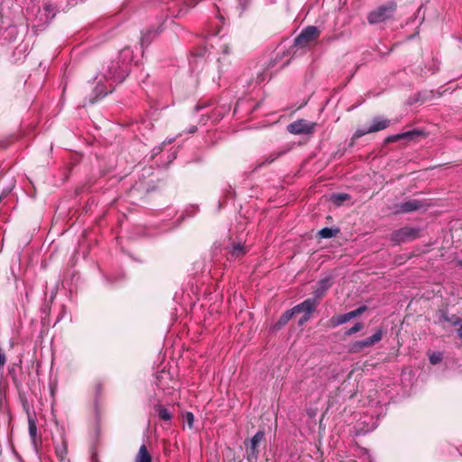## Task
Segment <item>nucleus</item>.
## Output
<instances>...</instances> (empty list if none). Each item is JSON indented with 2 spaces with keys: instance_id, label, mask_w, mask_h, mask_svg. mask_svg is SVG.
I'll list each match as a JSON object with an SVG mask.
<instances>
[{
  "instance_id": "nucleus-16",
  "label": "nucleus",
  "mask_w": 462,
  "mask_h": 462,
  "mask_svg": "<svg viewBox=\"0 0 462 462\" xmlns=\"http://www.w3.org/2000/svg\"><path fill=\"white\" fill-rule=\"evenodd\" d=\"M55 453L60 462H67L68 447L64 439L60 443L55 444Z\"/></svg>"
},
{
  "instance_id": "nucleus-2",
  "label": "nucleus",
  "mask_w": 462,
  "mask_h": 462,
  "mask_svg": "<svg viewBox=\"0 0 462 462\" xmlns=\"http://www.w3.org/2000/svg\"><path fill=\"white\" fill-rule=\"evenodd\" d=\"M397 5L395 2H389L386 5L378 6L367 14V21L370 24L383 23L393 17Z\"/></svg>"
},
{
  "instance_id": "nucleus-28",
  "label": "nucleus",
  "mask_w": 462,
  "mask_h": 462,
  "mask_svg": "<svg viewBox=\"0 0 462 462\" xmlns=\"http://www.w3.org/2000/svg\"><path fill=\"white\" fill-rule=\"evenodd\" d=\"M136 462H144V443L139 448Z\"/></svg>"
},
{
  "instance_id": "nucleus-18",
  "label": "nucleus",
  "mask_w": 462,
  "mask_h": 462,
  "mask_svg": "<svg viewBox=\"0 0 462 462\" xmlns=\"http://www.w3.org/2000/svg\"><path fill=\"white\" fill-rule=\"evenodd\" d=\"M340 232L338 227H324L318 232L320 238H331L337 236Z\"/></svg>"
},
{
  "instance_id": "nucleus-12",
  "label": "nucleus",
  "mask_w": 462,
  "mask_h": 462,
  "mask_svg": "<svg viewBox=\"0 0 462 462\" xmlns=\"http://www.w3.org/2000/svg\"><path fill=\"white\" fill-rule=\"evenodd\" d=\"M151 416L158 417L160 420L170 422L172 418V412L169 407L162 403H156L152 408Z\"/></svg>"
},
{
  "instance_id": "nucleus-37",
  "label": "nucleus",
  "mask_w": 462,
  "mask_h": 462,
  "mask_svg": "<svg viewBox=\"0 0 462 462\" xmlns=\"http://www.w3.org/2000/svg\"><path fill=\"white\" fill-rule=\"evenodd\" d=\"M122 54L125 55V56H127L128 54H130V50L128 49H125L122 51Z\"/></svg>"
},
{
  "instance_id": "nucleus-19",
  "label": "nucleus",
  "mask_w": 462,
  "mask_h": 462,
  "mask_svg": "<svg viewBox=\"0 0 462 462\" xmlns=\"http://www.w3.org/2000/svg\"><path fill=\"white\" fill-rule=\"evenodd\" d=\"M246 248L241 244H234L229 251L232 257L240 258L246 254Z\"/></svg>"
},
{
  "instance_id": "nucleus-24",
  "label": "nucleus",
  "mask_w": 462,
  "mask_h": 462,
  "mask_svg": "<svg viewBox=\"0 0 462 462\" xmlns=\"http://www.w3.org/2000/svg\"><path fill=\"white\" fill-rule=\"evenodd\" d=\"M367 310V307L365 305H362L360 306L359 308L350 311V315H351V318L354 319V318H356L360 315H362L365 311H366Z\"/></svg>"
},
{
  "instance_id": "nucleus-39",
  "label": "nucleus",
  "mask_w": 462,
  "mask_h": 462,
  "mask_svg": "<svg viewBox=\"0 0 462 462\" xmlns=\"http://www.w3.org/2000/svg\"><path fill=\"white\" fill-rule=\"evenodd\" d=\"M458 265L462 267V260L458 262Z\"/></svg>"
},
{
  "instance_id": "nucleus-27",
  "label": "nucleus",
  "mask_w": 462,
  "mask_h": 462,
  "mask_svg": "<svg viewBox=\"0 0 462 462\" xmlns=\"http://www.w3.org/2000/svg\"><path fill=\"white\" fill-rule=\"evenodd\" d=\"M36 432H37L36 425H35L34 421L30 420H29V434H30V436L32 439L35 438Z\"/></svg>"
},
{
  "instance_id": "nucleus-1",
  "label": "nucleus",
  "mask_w": 462,
  "mask_h": 462,
  "mask_svg": "<svg viewBox=\"0 0 462 462\" xmlns=\"http://www.w3.org/2000/svg\"><path fill=\"white\" fill-rule=\"evenodd\" d=\"M127 75V66L120 61L113 60L102 69L97 75V86L95 88L96 97L89 99V103H95L98 98L112 92L115 84L122 82Z\"/></svg>"
},
{
  "instance_id": "nucleus-7",
  "label": "nucleus",
  "mask_w": 462,
  "mask_h": 462,
  "mask_svg": "<svg viewBox=\"0 0 462 462\" xmlns=\"http://www.w3.org/2000/svg\"><path fill=\"white\" fill-rule=\"evenodd\" d=\"M420 231L418 228L403 226L393 232L392 240L397 244L413 241L416 238L420 237Z\"/></svg>"
},
{
  "instance_id": "nucleus-26",
  "label": "nucleus",
  "mask_w": 462,
  "mask_h": 462,
  "mask_svg": "<svg viewBox=\"0 0 462 462\" xmlns=\"http://www.w3.org/2000/svg\"><path fill=\"white\" fill-rule=\"evenodd\" d=\"M184 419H185V421L187 422L188 426L189 429H192L193 427V422H194V415L192 412L190 411H187L185 414H184Z\"/></svg>"
},
{
  "instance_id": "nucleus-13",
  "label": "nucleus",
  "mask_w": 462,
  "mask_h": 462,
  "mask_svg": "<svg viewBox=\"0 0 462 462\" xmlns=\"http://www.w3.org/2000/svg\"><path fill=\"white\" fill-rule=\"evenodd\" d=\"M421 134H422L421 131L411 130V131H408L405 133L390 135V136L386 137L384 142H385V143H393V142H396V141H399L402 139L412 140L415 137L421 135Z\"/></svg>"
},
{
  "instance_id": "nucleus-9",
  "label": "nucleus",
  "mask_w": 462,
  "mask_h": 462,
  "mask_svg": "<svg viewBox=\"0 0 462 462\" xmlns=\"http://www.w3.org/2000/svg\"><path fill=\"white\" fill-rule=\"evenodd\" d=\"M333 277L331 275L319 280L316 283L312 299H317L319 302H320V300L327 294L328 291L333 285Z\"/></svg>"
},
{
  "instance_id": "nucleus-21",
  "label": "nucleus",
  "mask_w": 462,
  "mask_h": 462,
  "mask_svg": "<svg viewBox=\"0 0 462 462\" xmlns=\"http://www.w3.org/2000/svg\"><path fill=\"white\" fill-rule=\"evenodd\" d=\"M283 152H273L267 156L264 157L263 161L262 162L261 165L264 164H270L273 162L275 160H277Z\"/></svg>"
},
{
  "instance_id": "nucleus-17",
  "label": "nucleus",
  "mask_w": 462,
  "mask_h": 462,
  "mask_svg": "<svg viewBox=\"0 0 462 462\" xmlns=\"http://www.w3.org/2000/svg\"><path fill=\"white\" fill-rule=\"evenodd\" d=\"M295 315L292 311V310H288L282 314L280 319L277 320V322L274 324L273 328L274 330H280L282 329L288 322L291 319V318Z\"/></svg>"
},
{
  "instance_id": "nucleus-23",
  "label": "nucleus",
  "mask_w": 462,
  "mask_h": 462,
  "mask_svg": "<svg viewBox=\"0 0 462 462\" xmlns=\"http://www.w3.org/2000/svg\"><path fill=\"white\" fill-rule=\"evenodd\" d=\"M364 328V325L363 323L361 322H357L356 323L352 328H350L349 329H347L346 332H345V335L346 336H351L355 333H357L359 332L360 330H362Z\"/></svg>"
},
{
  "instance_id": "nucleus-33",
  "label": "nucleus",
  "mask_w": 462,
  "mask_h": 462,
  "mask_svg": "<svg viewBox=\"0 0 462 462\" xmlns=\"http://www.w3.org/2000/svg\"><path fill=\"white\" fill-rule=\"evenodd\" d=\"M206 52V49L202 48L199 52L195 53L197 56H202Z\"/></svg>"
},
{
  "instance_id": "nucleus-11",
  "label": "nucleus",
  "mask_w": 462,
  "mask_h": 462,
  "mask_svg": "<svg viewBox=\"0 0 462 462\" xmlns=\"http://www.w3.org/2000/svg\"><path fill=\"white\" fill-rule=\"evenodd\" d=\"M319 305V302L317 299L308 298L301 303L294 306L291 310L294 314H312Z\"/></svg>"
},
{
  "instance_id": "nucleus-34",
  "label": "nucleus",
  "mask_w": 462,
  "mask_h": 462,
  "mask_svg": "<svg viewBox=\"0 0 462 462\" xmlns=\"http://www.w3.org/2000/svg\"><path fill=\"white\" fill-rule=\"evenodd\" d=\"M197 131V126L196 125H192L189 129V133L192 134V133H195Z\"/></svg>"
},
{
  "instance_id": "nucleus-5",
  "label": "nucleus",
  "mask_w": 462,
  "mask_h": 462,
  "mask_svg": "<svg viewBox=\"0 0 462 462\" xmlns=\"http://www.w3.org/2000/svg\"><path fill=\"white\" fill-rule=\"evenodd\" d=\"M384 331L382 328L376 329L375 333L371 337L363 339L354 341L349 344L348 351L352 354L361 353L364 349L368 348L380 342L383 338Z\"/></svg>"
},
{
  "instance_id": "nucleus-25",
  "label": "nucleus",
  "mask_w": 462,
  "mask_h": 462,
  "mask_svg": "<svg viewBox=\"0 0 462 462\" xmlns=\"http://www.w3.org/2000/svg\"><path fill=\"white\" fill-rule=\"evenodd\" d=\"M431 365H437L441 362L442 355L440 353H433L429 357Z\"/></svg>"
},
{
  "instance_id": "nucleus-3",
  "label": "nucleus",
  "mask_w": 462,
  "mask_h": 462,
  "mask_svg": "<svg viewBox=\"0 0 462 462\" xmlns=\"http://www.w3.org/2000/svg\"><path fill=\"white\" fill-rule=\"evenodd\" d=\"M320 36V31L318 27L310 25L304 28L300 33L294 39V45L303 49L314 44Z\"/></svg>"
},
{
  "instance_id": "nucleus-8",
  "label": "nucleus",
  "mask_w": 462,
  "mask_h": 462,
  "mask_svg": "<svg viewBox=\"0 0 462 462\" xmlns=\"http://www.w3.org/2000/svg\"><path fill=\"white\" fill-rule=\"evenodd\" d=\"M316 123L310 122L306 119H299L287 125V130L292 134H312L314 132Z\"/></svg>"
},
{
  "instance_id": "nucleus-15",
  "label": "nucleus",
  "mask_w": 462,
  "mask_h": 462,
  "mask_svg": "<svg viewBox=\"0 0 462 462\" xmlns=\"http://www.w3.org/2000/svg\"><path fill=\"white\" fill-rule=\"evenodd\" d=\"M55 16V8L51 4H45L43 8L39 11V18L44 23H49Z\"/></svg>"
},
{
  "instance_id": "nucleus-35",
  "label": "nucleus",
  "mask_w": 462,
  "mask_h": 462,
  "mask_svg": "<svg viewBox=\"0 0 462 462\" xmlns=\"http://www.w3.org/2000/svg\"><path fill=\"white\" fill-rule=\"evenodd\" d=\"M146 462H152V456L146 451Z\"/></svg>"
},
{
  "instance_id": "nucleus-10",
  "label": "nucleus",
  "mask_w": 462,
  "mask_h": 462,
  "mask_svg": "<svg viewBox=\"0 0 462 462\" xmlns=\"http://www.w3.org/2000/svg\"><path fill=\"white\" fill-rule=\"evenodd\" d=\"M427 204L421 200L419 199H410L405 202H402L398 204L397 207V212L399 213H411L414 211H419L420 209H425Z\"/></svg>"
},
{
  "instance_id": "nucleus-31",
  "label": "nucleus",
  "mask_w": 462,
  "mask_h": 462,
  "mask_svg": "<svg viewBox=\"0 0 462 462\" xmlns=\"http://www.w3.org/2000/svg\"><path fill=\"white\" fill-rule=\"evenodd\" d=\"M158 109H155L153 112H151L149 113V117L153 120V121H156L158 119L157 117V115H158Z\"/></svg>"
},
{
  "instance_id": "nucleus-4",
  "label": "nucleus",
  "mask_w": 462,
  "mask_h": 462,
  "mask_svg": "<svg viewBox=\"0 0 462 462\" xmlns=\"http://www.w3.org/2000/svg\"><path fill=\"white\" fill-rule=\"evenodd\" d=\"M265 439V431L264 430H259L252 439H245L244 444L246 448L245 449V458L248 461L251 460H257L260 449L259 446L260 444Z\"/></svg>"
},
{
  "instance_id": "nucleus-6",
  "label": "nucleus",
  "mask_w": 462,
  "mask_h": 462,
  "mask_svg": "<svg viewBox=\"0 0 462 462\" xmlns=\"http://www.w3.org/2000/svg\"><path fill=\"white\" fill-rule=\"evenodd\" d=\"M390 125V120L375 117L373 119L371 126L366 129H357L353 134L350 142V145H354L355 141L365 134L378 132L386 129Z\"/></svg>"
},
{
  "instance_id": "nucleus-14",
  "label": "nucleus",
  "mask_w": 462,
  "mask_h": 462,
  "mask_svg": "<svg viewBox=\"0 0 462 462\" xmlns=\"http://www.w3.org/2000/svg\"><path fill=\"white\" fill-rule=\"evenodd\" d=\"M351 319H352V318H351V315H350L349 312L345 313V314H341V315H334L328 321V327L331 328H334L336 327H338V326H340L342 324H345V323L348 322Z\"/></svg>"
},
{
  "instance_id": "nucleus-40",
  "label": "nucleus",
  "mask_w": 462,
  "mask_h": 462,
  "mask_svg": "<svg viewBox=\"0 0 462 462\" xmlns=\"http://www.w3.org/2000/svg\"><path fill=\"white\" fill-rule=\"evenodd\" d=\"M248 462H256V460H251V461H248Z\"/></svg>"
},
{
  "instance_id": "nucleus-29",
  "label": "nucleus",
  "mask_w": 462,
  "mask_h": 462,
  "mask_svg": "<svg viewBox=\"0 0 462 462\" xmlns=\"http://www.w3.org/2000/svg\"><path fill=\"white\" fill-rule=\"evenodd\" d=\"M311 318V314H303V316L299 319L298 325L302 326L307 323Z\"/></svg>"
},
{
  "instance_id": "nucleus-30",
  "label": "nucleus",
  "mask_w": 462,
  "mask_h": 462,
  "mask_svg": "<svg viewBox=\"0 0 462 462\" xmlns=\"http://www.w3.org/2000/svg\"><path fill=\"white\" fill-rule=\"evenodd\" d=\"M221 49H222V52L226 55H228L231 52V48L228 44H223L221 46Z\"/></svg>"
},
{
  "instance_id": "nucleus-20",
  "label": "nucleus",
  "mask_w": 462,
  "mask_h": 462,
  "mask_svg": "<svg viewBox=\"0 0 462 462\" xmlns=\"http://www.w3.org/2000/svg\"><path fill=\"white\" fill-rule=\"evenodd\" d=\"M350 199V196L346 193H336L332 195V201L337 205H341L344 201Z\"/></svg>"
},
{
  "instance_id": "nucleus-22",
  "label": "nucleus",
  "mask_w": 462,
  "mask_h": 462,
  "mask_svg": "<svg viewBox=\"0 0 462 462\" xmlns=\"http://www.w3.org/2000/svg\"><path fill=\"white\" fill-rule=\"evenodd\" d=\"M442 319L443 320L449 322L454 326L458 325L461 322V319L457 315H452L449 317L447 313H443Z\"/></svg>"
},
{
  "instance_id": "nucleus-36",
  "label": "nucleus",
  "mask_w": 462,
  "mask_h": 462,
  "mask_svg": "<svg viewBox=\"0 0 462 462\" xmlns=\"http://www.w3.org/2000/svg\"><path fill=\"white\" fill-rule=\"evenodd\" d=\"M457 335L460 338H462V325L459 327V328L457 329Z\"/></svg>"
},
{
  "instance_id": "nucleus-32",
  "label": "nucleus",
  "mask_w": 462,
  "mask_h": 462,
  "mask_svg": "<svg viewBox=\"0 0 462 462\" xmlns=\"http://www.w3.org/2000/svg\"><path fill=\"white\" fill-rule=\"evenodd\" d=\"M5 362H6V357H5V354L0 352V367L4 366Z\"/></svg>"
},
{
  "instance_id": "nucleus-38",
  "label": "nucleus",
  "mask_w": 462,
  "mask_h": 462,
  "mask_svg": "<svg viewBox=\"0 0 462 462\" xmlns=\"http://www.w3.org/2000/svg\"><path fill=\"white\" fill-rule=\"evenodd\" d=\"M150 33H152V32H151V31H148V32H146V38L148 37V35H149Z\"/></svg>"
}]
</instances>
